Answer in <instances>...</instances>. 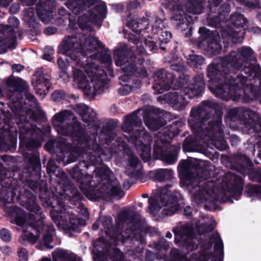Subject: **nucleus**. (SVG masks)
<instances>
[{"label":"nucleus","mask_w":261,"mask_h":261,"mask_svg":"<svg viewBox=\"0 0 261 261\" xmlns=\"http://www.w3.org/2000/svg\"><path fill=\"white\" fill-rule=\"evenodd\" d=\"M58 65L60 69L65 72L66 69L69 66L70 62L68 59L65 61L62 58H59L57 61Z\"/></svg>","instance_id":"3c124183"},{"label":"nucleus","mask_w":261,"mask_h":261,"mask_svg":"<svg viewBox=\"0 0 261 261\" xmlns=\"http://www.w3.org/2000/svg\"><path fill=\"white\" fill-rule=\"evenodd\" d=\"M57 31V29L55 27H48L44 30V33L47 35H52L55 34Z\"/></svg>","instance_id":"bf43d9fd"},{"label":"nucleus","mask_w":261,"mask_h":261,"mask_svg":"<svg viewBox=\"0 0 261 261\" xmlns=\"http://www.w3.org/2000/svg\"><path fill=\"white\" fill-rule=\"evenodd\" d=\"M135 56L133 53L128 47L124 45L116 49L114 53L115 64L117 66H123L122 70L123 74L119 77L120 81L127 82L131 75L138 71L139 68V74L144 76L147 77L148 74L147 71V66L144 65H150V61L147 58V55H141L136 53Z\"/></svg>","instance_id":"f8f14e48"},{"label":"nucleus","mask_w":261,"mask_h":261,"mask_svg":"<svg viewBox=\"0 0 261 261\" xmlns=\"http://www.w3.org/2000/svg\"><path fill=\"white\" fill-rule=\"evenodd\" d=\"M229 141L232 146H237L240 142V139L238 136L235 135H231L229 137Z\"/></svg>","instance_id":"6e6d98bb"},{"label":"nucleus","mask_w":261,"mask_h":261,"mask_svg":"<svg viewBox=\"0 0 261 261\" xmlns=\"http://www.w3.org/2000/svg\"><path fill=\"white\" fill-rule=\"evenodd\" d=\"M150 175L158 181H163L172 179L173 176V171L172 169H159L151 171Z\"/></svg>","instance_id":"c9c22d12"},{"label":"nucleus","mask_w":261,"mask_h":261,"mask_svg":"<svg viewBox=\"0 0 261 261\" xmlns=\"http://www.w3.org/2000/svg\"><path fill=\"white\" fill-rule=\"evenodd\" d=\"M91 6L95 5V7L89 10L87 14H83L77 20V25L83 38V43L86 49L91 55L89 57L92 59H97L102 64H105L110 69L112 65V60L110 55L103 53L104 46L102 43L93 37L87 35L85 32L90 31L91 27L89 24L90 22L97 23L103 21L107 13V6L104 2L100 0H86Z\"/></svg>","instance_id":"1a4fd4ad"},{"label":"nucleus","mask_w":261,"mask_h":261,"mask_svg":"<svg viewBox=\"0 0 261 261\" xmlns=\"http://www.w3.org/2000/svg\"><path fill=\"white\" fill-rule=\"evenodd\" d=\"M255 134L257 135L256 137L257 139V143L258 144L259 147L260 148L258 153V157L261 160V134Z\"/></svg>","instance_id":"e2e57ef3"},{"label":"nucleus","mask_w":261,"mask_h":261,"mask_svg":"<svg viewBox=\"0 0 261 261\" xmlns=\"http://www.w3.org/2000/svg\"><path fill=\"white\" fill-rule=\"evenodd\" d=\"M254 54V51L250 47L243 46L239 48L237 51H231L227 55L215 58L207 67V76L208 79L218 80L220 86L225 85L226 87L222 93H220V90L216 86L211 88L222 97H229L230 89L228 85H227L228 84V82H228L229 78L233 77V75L237 74L246 62L251 63L245 65L244 67L258 64L256 63L257 59Z\"/></svg>","instance_id":"0eeeda50"},{"label":"nucleus","mask_w":261,"mask_h":261,"mask_svg":"<svg viewBox=\"0 0 261 261\" xmlns=\"http://www.w3.org/2000/svg\"><path fill=\"white\" fill-rule=\"evenodd\" d=\"M250 31L255 34L261 35V28L258 27H255L252 28Z\"/></svg>","instance_id":"69168bd1"},{"label":"nucleus","mask_w":261,"mask_h":261,"mask_svg":"<svg viewBox=\"0 0 261 261\" xmlns=\"http://www.w3.org/2000/svg\"><path fill=\"white\" fill-rule=\"evenodd\" d=\"M12 0H0V6H8ZM9 25L0 24V54L6 52L8 48H15L16 38L14 30L16 27V18L10 17Z\"/></svg>","instance_id":"b1692460"},{"label":"nucleus","mask_w":261,"mask_h":261,"mask_svg":"<svg viewBox=\"0 0 261 261\" xmlns=\"http://www.w3.org/2000/svg\"><path fill=\"white\" fill-rule=\"evenodd\" d=\"M170 68L174 71L177 72L184 73L186 69L184 64L180 62L175 63L172 64L170 66Z\"/></svg>","instance_id":"8fccbe9b"},{"label":"nucleus","mask_w":261,"mask_h":261,"mask_svg":"<svg viewBox=\"0 0 261 261\" xmlns=\"http://www.w3.org/2000/svg\"><path fill=\"white\" fill-rule=\"evenodd\" d=\"M229 79V97H222L211 88L216 86L220 90V93L223 92L226 86H220L218 81L208 79V88L216 97L226 101L231 98L238 99L242 97L245 102H248L258 98L259 92L253 86L252 81L257 79L259 81V83H261V67L259 64L244 67L241 71L240 74H234L233 77Z\"/></svg>","instance_id":"6e6552de"},{"label":"nucleus","mask_w":261,"mask_h":261,"mask_svg":"<svg viewBox=\"0 0 261 261\" xmlns=\"http://www.w3.org/2000/svg\"><path fill=\"white\" fill-rule=\"evenodd\" d=\"M2 160L3 162L7 163V165H10L11 163H13L15 161V159L14 157L8 155L2 156Z\"/></svg>","instance_id":"5fc2aeb1"},{"label":"nucleus","mask_w":261,"mask_h":261,"mask_svg":"<svg viewBox=\"0 0 261 261\" xmlns=\"http://www.w3.org/2000/svg\"><path fill=\"white\" fill-rule=\"evenodd\" d=\"M223 111L220 106L212 100H203L191 110L188 123L195 137L189 136L183 143L185 151H197L201 145L205 149H227L222 124Z\"/></svg>","instance_id":"20e7f679"},{"label":"nucleus","mask_w":261,"mask_h":261,"mask_svg":"<svg viewBox=\"0 0 261 261\" xmlns=\"http://www.w3.org/2000/svg\"><path fill=\"white\" fill-rule=\"evenodd\" d=\"M230 21L235 29L231 28L222 32L223 42L228 44L241 42L245 32L244 27L247 22V19L240 13H234L230 15Z\"/></svg>","instance_id":"a878e982"},{"label":"nucleus","mask_w":261,"mask_h":261,"mask_svg":"<svg viewBox=\"0 0 261 261\" xmlns=\"http://www.w3.org/2000/svg\"><path fill=\"white\" fill-rule=\"evenodd\" d=\"M56 0H39L36 4V12L34 8L30 7L25 9L24 20L30 28H38V18L45 23L56 22L55 11Z\"/></svg>","instance_id":"6ab92c4d"},{"label":"nucleus","mask_w":261,"mask_h":261,"mask_svg":"<svg viewBox=\"0 0 261 261\" xmlns=\"http://www.w3.org/2000/svg\"><path fill=\"white\" fill-rule=\"evenodd\" d=\"M204 164L197 160L180 161L178 172L182 186L186 187L193 195L197 204L204 202L210 211L218 207V202H233L242 195V178L231 171L217 178H210V173Z\"/></svg>","instance_id":"7ed1b4c3"},{"label":"nucleus","mask_w":261,"mask_h":261,"mask_svg":"<svg viewBox=\"0 0 261 261\" xmlns=\"http://www.w3.org/2000/svg\"><path fill=\"white\" fill-rule=\"evenodd\" d=\"M6 85L11 92L16 91V79L13 75H11L6 81Z\"/></svg>","instance_id":"a18cd8bd"},{"label":"nucleus","mask_w":261,"mask_h":261,"mask_svg":"<svg viewBox=\"0 0 261 261\" xmlns=\"http://www.w3.org/2000/svg\"><path fill=\"white\" fill-rule=\"evenodd\" d=\"M66 6L73 13L80 15L87 9V5L84 0H68Z\"/></svg>","instance_id":"e433bc0d"},{"label":"nucleus","mask_w":261,"mask_h":261,"mask_svg":"<svg viewBox=\"0 0 261 261\" xmlns=\"http://www.w3.org/2000/svg\"><path fill=\"white\" fill-rule=\"evenodd\" d=\"M153 79L154 84L152 89L154 90V93L156 94H161L169 90L173 85V76L163 69H160L154 72Z\"/></svg>","instance_id":"7c9ffc66"},{"label":"nucleus","mask_w":261,"mask_h":261,"mask_svg":"<svg viewBox=\"0 0 261 261\" xmlns=\"http://www.w3.org/2000/svg\"><path fill=\"white\" fill-rule=\"evenodd\" d=\"M174 234V242L178 246H182L188 250H194L197 248L194 238V230L193 224L190 222H179L173 229Z\"/></svg>","instance_id":"393cba45"},{"label":"nucleus","mask_w":261,"mask_h":261,"mask_svg":"<svg viewBox=\"0 0 261 261\" xmlns=\"http://www.w3.org/2000/svg\"><path fill=\"white\" fill-rule=\"evenodd\" d=\"M170 187L167 185L158 188L154 195L148 199V208L151 214L155 215L163 206V217L171 216L178 211L180 206L178 202L181 200V194L177 191L171 193L169 190Z\"/></svg>","instance_id":"ddd939ff"},{"label":"nucleus","mask_w":261,"mask_h":261,"mask_svg":"<svg viewBox=\"0 0 261 261\" xmlns=\"http://www.w3.org/2000/svg\"><path fill=\"white\" fill-rule=\"evenodd\" d=\"M166 6L173 13L171 19L176 26L177 29L182 32L188 30L189 32L186 34V36H191L192 35L191 25L194 19L192 16L185 13L184 0H168Z\"/></svg>","instance_id":"5701e85b"},{"label":"nucleus","mask_w":261,"mask_h":261,"mask_svg":"<svg viewBox=\"0 0 261 261\" xmlns=\"http://www.w3.org/2000/svg\"><path fill=\"white\" fill-rule=\"evenodd\" d=\"M187 62L190 67L197 68L204 64V59L202 56L192 54L189 56Z\"/></svg>","instance_id":"ea45409f"},{"label":"nucleus","mask_w":261,"mask_h":261,"mask_svg":"<svg viewBox=\"0 0 261 261\" xmlns=\"http://www.w3.org/2000/svg\"><path fill=\"white\" fill-rule=\"evenodd\" d=\"M100 221L97 219L96 222L93 224L92 228L93 230H97L99 227Z\"/></svg>","instance_id":"774afa93"},{"label":"nucleus","mask_w":261,"mask_h":261,"mask_svg":"<svg viewBox=\"0 0 261 261\" xmlns=\"http://www.w3.org/2000/svg\"><path fill=\"white\" fill-rule=\"evenodd\" d=\"M159 132L153 145V154L159 160L168 164L172 165L177 160L180 146L171 145L170 140L174 136L169 127H164Z\"/></svg>","instance_id":"a211bd4d"},{"label":"nucleus","mask_w":261,"mask_h":261,"mask_svg":"<svg viewBox=\"0 0 261 261\" xmlns=\"http://www.w3.org/2000/svg\"><path fill=\"white\" fill-rule=\"evenodd\" d=\"M223 0H208L210 13L208 18L215 25L221 24L227 21L230 12V6L227 3H222Z\"/></svg>","instance_id":"bb28decb"},{"label":"nucleus","mask_w":261,"mask_h":261,"mask_svg":"<svg viewBox=\"0 0 261 261\" xmlns=\"http://www.w3.org/2000/svg\"><path fill=\"white\" fill-rule=\"evenodd\" d=\"M163 112V110L156 108H150L144 112V121L150 130H158L166 124L165 121L161 117Z\"/></svg>","instance_id":"2f4dec72"},{"label":"nucleus","mask_w":261,"mask_h":261,"mask_svg":"<svg viewBox=\"0 0 261 261\" xmlns=\"http://www.w3.org/2000/svg\"><path fill=\"white\" fill-rule=\"evenodd\" d=\"M140 112V110L138 109L125 116L121 129L127 134L124 135L125 138L135 146L138 153L146 162L151 158L152 137L142 127V119L138 115Z\"/></svg>","instance_id":"9b49d317"},{"label":"nucleus","mask_w":261,"mask_h":261,"mask_svg":"<svg viewBox=\"0 0 261 261\" xmlns=\"http://www.w3.org/2000/svg\"><path fill=\"white\" fill-rule=\"evenodd\" d=\"M40 225L34 215L24 213L17 207V226H21L23 231L19 239L20 242L35 243L40 236Z\"/></svg>","instance_id":"412c9836"},{"label":"nucleus","mask_w":261,"mask_h":261,"mask_svg":"<svg viewBox=\"0 0 261 261\" xmlns=\"http://www.w3.org/2000/svg\"><path fill=\"white\" fill-rule=\"evenodd\" d=\"M0 237L3 241L9 242L12 238V234L8 229L4 228L0 230Z\"/></svg>","instance_id":"de8ad7c7"},{"label":"nucleus","mask_w":261,"mask_h":261,"mask_svg":"<svg viewBox=\"0 0 261 261\" xmlns=\"http://www.w3.org/2000/svg\"><path fill=\"white\" fill-rule=\"evenodd\" d=\"M17 254L19 259L22 261H26L28 258V253L26 249L21 248L17 251Z\"/></svg>","instance_id":"864d4df0"},{"label":"nucleus","mask_w":261,"mask_h":261,"mask_svg":"<svg viewBox=\"0 0 261 261\" xmlns=\"http://www.w3.org/2000/svg\"><path fill=\"white\" fill-rule=\"evenodd\" d=\"M53 261H82L81 258L68 251L58 249L52 253ZM40 261H51L50 258L43 257Z\"/></svg>","instance_id":"f704fd0d"},{"label":"nucleus","mask_w":261,"mask_h":261,"mask_svg":"<svg viewBox=\"0 0 261 261\" xmlns=\"http://www.w3.org/2000/svg\"><path fill=\"white\" fill-rule=\"evenodd\" d=\"M13 172L6 169H0V199L5 202L4 209L10 221L16 224V206L14 203L16 180L11 175Z\"/></svg>","instance_id":"dca6fc26"},{"label":"nucleus","mask_w":261,"mask_h":261,"mask_svg":"<svg viewBox=\"0 0 261 261\" xmlns=\"http://www.w3.org/2000/svg\"><path fill=\"white\" fill-rule=\"evenodd\" d=\"M73 109L77 114L81 116L82 120H86L85 115L88 112V107L83 103H80L73 106Z\"/></svg>","instance_id":"79ce46f5"},{"label":"nucleus","mask_w":261,"mask_h":261,"mask_svg":"<svg viewBox=\"0 0 261 261\" xmlns=\"http://www.w3.org/2000/svg\"><path fill=\"white\" fill-rule=\"evenodd\" d=\"M51 77L45 73L43 68L36 70L32 79V85L37 95L43 98L49 90Z\"/></svg>","instance_id":"cd10ccee"},{"label":"nucleus","mask_w":261,"mask_h":261,"mask_svg":"<svg viewBox=\"0 0 261 261\" xmlns=\"http://www.w3.org/2000/svg\"><path fill=\"white\" fill-rule=\"evenodd\" d=\"M77 146V142L75 146L70 147L69 143H66L65 142H59L56 143L53 141H48L45 145V148L46 149L50 152V153H56V160L59 164H62L63 166H66L69 163H66L63 161H59L58 159L62 157L63 155L62 153L64 154H66V158H67V152H71L73 149Z\"/></svg>","instance_id":"473e14b6"},{"label":"nucleus","mask_w":261,"mask_h":261,"mask_svg":"<svg viewBox=\"0 0 261 261\" xmlns=\"http://www.w3.org/2000/svg\"><path fill=\"white\" fill-rule=\"evenodd\" d=\"M213 244H214L215 251L219 256L216 258H214L212 261H222L224 256L223 243L218 233H215L210 237L209 241L204 248L208 249L212 248Z\"/></svg>","instance_id":"72a5a7b5"},{"label":"nucleus","mask_w":261,"mask_h":261,"mask_svg":"<svg viewBox=\"0 0 261 261\" xmlns=\"http://www.w3.org/2000/svg\"><path fill=\"white\" fill-rule=\"evenodd\" d=\"M230 167L243 175L248 174L250 180L261 183V169H253V164L246 155L236 153L229 157ZM250 197L261 199V186L253 185L249 186L246 191Z\"/></svg>","instance_id":"2eb2a0df"},{"label":"nucleus","mask_w":261,"mask_h":261,"mask_svg":"<svg viewBox=\"0 0 261 261\" xmlns=\"http://www.w3.org/2000/svg\"><path fill=\"white\" fill-rule=\"evenodd\" d=\"M86 120H82L86 123H89L88 125H92V127L89 128V130L85 132L80 122L77 120L76 117L74 116L73 114L68 110H64L55 114L51 119V123L54 128L57 130L59 134L70 137L73 140L77 142V146L74 148L71 152H67V158L66 154H63L62 157L59 158V161H63L66 164L71 163L77 161L80 156L86 155L85 160L83 161H89L91 156L94 155V152L91 150H88L85 147H82L81 144L85 142V138L89 137L91 134L94 132L95 126H98L100 128L99 124H93L96 120V113L95 111L92 110L88 112L85 115ZM100 128L97 130V134ZM98 136V135H97ZM97 137V136H96ZM97 140V138H96ZM96 142H97L96 141ZM97 144L99 143H97Z\"/></svg>","instance_id":"423d86ee"},{"label":"nucleus","mask_w":261,"mask_h":261,"mask_svg":"<svg viewBox=\"0 0 261 261\" xmlns=\"http://www.w3.org/2000/svg\"><path fill=\"white\" fill-rule=\"evenodd\" d=\"M37 0H22V2L27 6L34 5Z\"/></svg>","instance_id":"338daca9"},{"label":"nucleus","mask_w":261,"mask_h":261,"mask_svg":"<svg viewBox=\"0 0 261 261\" xmlns=\"http://www.w3.org/2000/svg\"><path fill=\"white\" fill-rule=\"evenodd\" d=\"M0 251H2L3 253L6 256L10 255L13 252L11 247L9 246H5L2 248L1 247Z\"/></svg>","instance_id":"4d7b16f0"},{"label":"nucleus","mask_w":261,"mask_h":261,"mask_svg":"<svg viewBox=\"0 0 261 261\" xmlns=\"http://www.w3.org/2000/svg\"><path fill=\"white\" fill-rule=\"evenodd\" d=\"M139 6V3L136 2H130L127 5V10L128 11H131L133 9H135L138 8Z\"/></svg>","instance_id":"680f3d73"},{"label":"nucleus","mask_w":261,"mask_h":261,"mask_svg":"<svg viewBox=\"0 0 261 261\" xmlns=\"http://www.w3.org/2000/svg\"><path fill=\"white\" fill-rule=\"evenodd\" d=\"M211 223L210 224H202L198 228V231L200 233V238L202 239V236L206 237L208 236L209 232H212L216 226L215 220L211 218L210 219Z\"/></svg>","instance_id":"a19ab883"},{"label":"nucleus","mask_w":261,"mask_h":261,"mask_svg":"<svg viewBox=\"0 0 261 261\" xmlns=\"http://www.w3.org/2000/svg\"><path fill=\"white\" fill-rule=\"evenodd\" d=\"M20 200L22 203V205L27 210L34 212L36 215H39L37 223L40 224V231H44V232L41 240L37 245V248L41 250H44L45 248L49 249H53L55 246V245L53 244L55 229L52 224L44 223L43 220L45 216L40 212L41 208L36 202V196L32 193L26 191L24 196H17V202Z\"/></svg>","instance_id":"4468645a"},{"label":"nucleus","mask_w":261,"mask_h":261,"mask_svg":"<svg viewBox=\"0 0 261 261\" xmlns=\"http://www.w3.org/2000/svg\"><path fill=\"white\" fill-rule=\"evenodd\" d=\"M149 22L147 17H143L139 21L134 19L127 21L126 25L134 32L137 35L132 34H128L127 40L136 46V52L141 55H147V52L143 46V41L146 47H148L150 51L155 53L158 49V46L153 40H148L147 38H152V36H150V34L148 30Z\"/></svg>","instance_id":"f3484780"},{"label":"nucleus","mask_w":261,"mask_h":261,"mask_svg":"<svg viewBox=\"0 0 261 261\" xmlns=\"http://www.w3.org/2000/svg\"><path fill=\"white\" fill-rule=\"evenodd\" d=\"M58 13L60 16L59 18L62 19L64 21L67 19H69L70 13L65 8L63 7L59 8Z\"/></svg>","instance_id":"603ef678"},{"label":"nucleus","mask_w":261,"mask_h":261,"mask_svg":"<svg viewBox=\"0 0 261 261\" xmlns=\"http://www.w3.org/2000/svg\"><path fill=\"white\" fill-rule=\"evenodd\" d=\"M186 11L194 14H200L203 11V6L201 2L197 1H188L186 5Z\"/></svg>","instance_id":"4c0bfd02"},{"label":"nucleus","mask_w":261,"mask_h":261,"mask_svg":"<svg viewBox=\"0 0 261 261\" xmlns=\"http://www.w3.org/2000/svg\"><path fill=\"white\" fill-rule=\"evenodd\" d=\"M192 208L190 206H186L184 211V215L187 218H190L192 216Z\"/></svg>","instance_id":"052dcab7"},{"label":"nucleus","mask_w":261,"mask_h":261,"mask_svg":"<svg viewBox=\"0 0 261 261\" xmlns=\"http://www.w3.org/2000/svg\"><path fill=\"white\" fill-rule=\"evenodd\" d=\"M117 123L110 120L102 126L99 135V143L96 142L98 126H95L94 132L85 138L82 147L94 153L89 161H82L68 170L72 178L79 184V188L90 200L96 199L99 192L119 199L124 196L118 180L113 172L105 165L96 167L103 161H109L115 153L122 152L128 156V165L133 168L141 167L139 158L132 151L127 144L119 137H116Z\"/></svg>","instance_id":"f03ea898"},{"label":"nucleus","mask_w":261,"mask_h":261,"mask_svg":"<svg viewBox=\"0 0 261 261\" xmlns=\"http://www.w3.org/2000/svg\"><path fill=\"white\" fill-rule=\"evenodd\" d=\"M31 108L38 109L37 99L29 91L28 84L17 77V127L19 131V149L22 150L29 163L28 169L20 180H25L35 192H39V198L45 208H51L50 216L57 226L68 231H76L82 221L74 213L76 212L85 219L88 218V209L82 202L84 197L70 181L66 173L58 168L54 159H50L46 170L50 177L55 176L58 196L48 191L46 184L41 185V163L37 149L40 147L43 137L41 128L29 122L34 115Z\"/></svg>","instance_id":"f257e3e1"},{"label":"nucleus","mask_w":261,"mask_h":261,"mask_svg":"<svg viewBox=\"0 0 261 261\" xmlns=\"http://www.w3.org/2000/svg\"><path fill=\"white\" fill-rule=\"evenodd\" d=\"M201 35L202 44H206L205 50L212 55H217L221 53L222 45L220 37L205 27H200L198 31Z\"/></svg>","instance_id":"c85d7f7f"},{"label":"nucleus","mask_w":261,"mask_h":261,"mask_svg":"<svg viewBox=\"0 0 261 261\" xmlns=\"http://www.w3.org/2000/svg\"><path fill=\"white\" fill-rule=\"evenodd\" d=\"M237 2L245 5L248 7L255 8L259 6L261 0H236Z\"/></svg>","instance_id":"49530a36"},{"label":"nucleus","mask_w":261,"mask_h":261,"mask_svg":"<svg viewBox=\"0 0 261 261\" xmlns=\"http://www.w3.org/2000/svg\"><path fill=\"white\" fill-rule=\"evenodd\" d=\"M51 99L54 101H60L66 99V93L62 90H57L55 91L51 95Z\"/></svg>","instance_id":"37998d69"},{"label":"nucleus","mask_w":261,"mask_h":261,"mask_svg":"<svg viewBox=\"0 0 261 261\" xmlns=\"http://www.w3.org/2000/svg\"><path fill=\"white\" fill-rule=\"evenodd\" d=\"M155 258V255L154 253L149 250L146 251L145 259L147 261H153Z\"/></svg>","instance_id":"13d9d810"},{"label":"nucleus","mask_w":261,"mask_h":261,"mask_svg":"<svg viewBox=\"0 0 261 261\" xmlns=\"http://www.w3.org/2000/svg\"><path fill=\"white\" fill-rule=\"evenodd\" d=\"M148 247L155 249L159 252H166L169 248L170 243L164 238H161L157 242L149 244Z\"/></svg>","instance_id":"58836bf2"},{"label":"nucleus","mask_w":261,"mask_h":261,"mask_svg":"<svg viewBox=\"0 0 261 261\" xmlns=\"http://www.w3.org/2000/svg\"><path fill=\"white\" fill-rule=\"evenodd\" d=\"M166 21V20L164 18H159L156 17L155 22L150 29L152 31V35H150V36H152V38H148V40H152L155 35H158V39L160 43V48L162 50L166 49V46L165 45L170 41L172 37V34L168 31Z\"/></svg>","instance_id":"c756f323"},{"label":"nucleus","mask_w":261,"mask_h":261,"mask_svg":"<svg viewBox=\"0 0 261 261\" xmlns=\"http://www.w3.org/2000/svg\"><path fill=\"white\" fill-rule=\"evenodd\" d=\"M133 90V87L128 84H124L119 89V93L121 95H127Z\"/></svg>","instance_id":"09e8293b"},{"label":"nucleus","mask_w":261,"mask_h":261,"mask_svg":"<svg viewBox=\"0 0 261 261\" xmlns=\"http://www.w3.org/2000/svg\"><path fill=\"white\" fill-rule=\"evenodd\" d=\"M54 49L52 47L45 46L42 58L44 60L51 62L54 59L53 55L54 54Z\"/></svg>","instance_id":"c03bdc74"},{"label":"nucleus","mask_w":261,"mask_h":261,"mask_svg":"<svg viewBox=\"0 0 261 261\" xmlns=\"http://www.w3.org/2000/svg\"><path fill=\"white\" fill-rule=\"evenodd\" d=\"M227 118L231 121L239 122L248 134H261V118L258 114L251 109L236 107L229 109Z\"/></svg>","instance_id":"aec40b11"},{"label":"nucleus","mask_w":261,"mask_h":261,"mask_svg":"<svg viewBox=\"0 0 261 261\" xmlns=\"http://www.w3.org/2000/svg\"><path fill=\"white\" fill-rule=\"evenodd\" d=\"M60 51L71 60L73 81L87 95L95 96L108 88L106 72L94 62H88L91 54L87 52L80 31L65 37Z\"/></svg>","instance_id":"39448f33"},{"label":"nucleus","mask_w":261,"mask_h":261,"mask_svg":"<svg viewBox=\"0 0 261 261\" xmlns=\"http://www.w3.org/2000/svg\"><path fill=\"white\" fill-rule=\"evenodd\" d=\"M188 76H186L184 74H180L172 87L174 90L180 89V94L177 91L170 92L159 96L158 100H165L174 110L177 111L184 110L189 102L181 93H184L190 99L199 97L202 95L205 86L203 73L196 74L189 84H188Z\"/></svg>","instance_id":"9d476101"},{"label":"nucleus","mask_w":261,"mask_h":261,"mask_svg":"<svg viewBox=\"0 0 261 261\" xmlns=\"http://www.w3.org/2000/svg\"><path fill=\"white\" fill-rule=\"evenodd\" d=\"M133 182L130 179L125 180L124 181L123 184V187L125 190H128L131 187Z\"/></svg>","instance_id":"0e129e2a"},{"label":"nucleus","mask_w":261,"mask_h":261,"mask_svg":"<svg viewBox=\"0 0 261 261\" xmlns=\"http://www.w3.org/2000/svg\"><path fill=\"white\" fill-rule=\"evenodd\" d=\"M16 145V126L9 114L0 113V151H13Z\"/></svg>","instance_id":"4be33fe9"}]
</instances>
